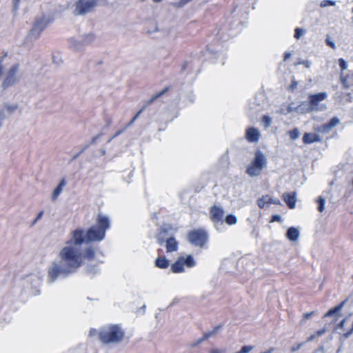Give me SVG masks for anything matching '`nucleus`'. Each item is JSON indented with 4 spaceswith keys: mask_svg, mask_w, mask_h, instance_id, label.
I'll list each match as a JSON object with an SVG mask.
<instances>
[{
    "mask_svg": "<svg viewBox=\"0 0 353 353\" xmlns=\"http://www.w3.org/2000/svg\"><path fill=\"white\" fill-rule=\"evenodd\" d=\"M72 238L65 242L66 246L59 252V261H53L48 270V283H52L59 278H67L75 273L82 265L81 252L72 245L78 246L86 240V234L83 229H76L72 232Z\"/></svg>",
    "mask_w": 353,
    "mask_h": 353,
    "instance_id": "1",
    "label": "nucleus"
},
{
    "mask_svg": "<svg viewBox=\"0 0 353 353\" xmlns=\"http://www.w3.org/2000/svg\"><path fill=\"white\" fill-rule=\"evenodd\" d=\"M110 228V221L108 216L98 214L96 224L86 231V240L89 243L100 242L105 237L106 231Z\"/></svg>",
    "mask_w": 353,
    "mask_h": 353,
    "instance_id": "2",
    "label": "nucleus"
},
{
    "mask_svg": "<svg viewBox=\"0 0 353 353\" xmlns=\"http://www.w3.org/2000/svg\"><path fill=\"white\" fill-rule=\"evenodd\" d=\"M124 337L125 332L119 324L103 327L99 332V339L105 344L120 343Z\"/></svg>",
    "mask_w": 353,
    "mask_h": 353,
    "instance_id": "3",
    "label": "nucleus"
},
{
    "mask_svg": "<svg viewBox=\"0 0 353 353\" xmlns=\"http://www.w3.org/2000/svg\"><path fill=\"white\" fill-rule=\"evenodd\" d=\"M267 159L261 150L256 151L254 158L251 164L248 166L245 172L250 176H257L261 174L262 170L265 167Z\"/></svg>",
    "mask_w": 353,
    "mask_h": 353,
    "instance_id": "4",
    "label": "nucleus"
},
{
    "mask_svg": "<svg viewBox=\"0 0 353 353\" xmlns=\"http://www.w3.org/2000/svg\"><path fill=\"white\" fill-rule=\"evenodd\" d=\"M187 240L191 245L202 248L208 242V234L203 228L194 229L188 233Z\"/></svg>",
    "mask_w": 353,
    "mask_h": 353,
    "instance_id": "5",
    "label": "nucleus"
},
{
    "mask_svg": "<svg viewBox=\"0 0 353 353\" xmlns=\"http://www.w3.org/2000/svg\"><path fill=\"white\" fill-rule=\"evenodd\" d=\"M98 5V0H78L75 3L73 14L75 16L85 15L92 12Z\"/></svg>",
    "mask_w": 353,
    "mask_h": 353,
    "instance_id": "6",
    "label": "nucleus"
},
{
    "mask_svg": "<svg viewBox=\"0 0 353 353\" xmlns=\"http://www.w3.org/2000/svg\"><path fill=\"white\" fill-rule=\"evenodd\" d=\"M19 69V63H15L10 67L1 84V87L3 90H7L8 88L13 86L19 82L21 77L17 74Z\"/></svg>",
    "mask_w": 353,
    "mask_h": 353,
    "instance_id": "7",
    "label": "nucleus"
},
{
    "mask_svg": "<svg viewBox=\"0 0 353 353\" xmlns=\"http://www.w3.org/2000/svg\"><path fill=\"white\" fill-rule=\"evenodd\" d=\"M170 88L166 87L162 91L157 93V94L153 95L150 99L145 101L142 108L139 110V111L133 117V118L129 121L125 127L128 129L129 127L133 125L134 121L138 119L139 115L146 109V108L150 105L156 99L161 97L165 93H166L169 90Z\"/></svg>",
    "mask_w": 353,
    "mask_h": 353,
    "instance_id": "8",
    "label": "nucleus"
},
{
    "mask_svg": "<svg viewBox=\"0 0 353 353\" xmlns=\"http://www.w3.org/2000/svg\"><path fill=\"white\" fill-rule=\"evenodd\" d=\"M327 97V94L325 92H319L314 94H310L308 97L309 103L312 106V110L314 111H322L325 109V105L319 106V103L325 100Z\"/></svg>",
    "mask_w": 353,
    "mask_h": 353,
    "instance_id": "9",
    "label": "nucleus"
},
{
    "mask_svg": "<svg viewBox=\"0 0 353 353\" xmlns=\"http://www.w3.org/2000/svg\"><path fill=\"white\" fill-rule=\"evenodd\" d=\"M209 212L210 219L215 225H223L224 211L221 207L212 205Z\"/></svg>",
    "mask_w": 353,
    "mask_h": 353,
    "instance_id": "10",
    "label": "nucleus"
},
{
    "mask_svg": "<svg viewBox=\"0 0 353 353\" xmlns=\"http://www.w3.org/2000/svg\"><path fill=\"white\" fill-rule=\"evenodd\" d=\"M26 281L31 285L32 294L34 295H37L40 293L39 288L41 284V278L39 275L30 274L27 276Z\"/></svg>",
    "mask_w": 353,
    "mask_h": 353,
    "instance_id": "11",
    "label": "nucleus"
},
{
    "mask_svg": "<svg viewBox=\"0 0 353 353\" xmlns=\"http://www.w3.org/2000/svg\"><path fill=\"white\" fill-rule=\"evenodd\" d=\"M46 26L47 22L43 17L37 19L33 24L30 33L32 35L35 36L36 39H38L41 32L46 28Z\"/></svg>",
    "mask_w": 353,
    "mask_h": 353,
    "instance_id": "12",
    "label": "nucleus"
},
{
    "mask_svg": "<svg viewBox=\"0 0 353 353\" xmlns=\"http://www.w3.org/2000/svg\"><path fill=\"white\" fill-rule=\"evenodd\" d=\"M172 227L170 224H163L157 234V241L159 245H162L167 240L168 232L172 230Z\"/></svg>",
    "mask_w": 353,
    "mask_h": 353,
    "instance_id": "13",
    "label": "nucleus"
},
{
    "mask_svg": "<svg viewBox=\"0 0 353 353\" xmlns=\"http://www.w3.org/2000/svg\"><path fill=\"white\" fill-rule=\"evenodd\" d=\"M282 197L290 209L295 208L296 202V192H285L283 194Z\"/></svg>",
    "mask_w": 353,
    "mask_h": 353,
    "instance_id": "14",
    "label": "nucleus"
},
{
    "mask_svg": "<svg viewBox=\"0 0 353 353\" xmlns=\"http://www.w3.org/2000/svg\"><path fill=\"white\" fill-rule=\"evenodd\" d=\"M245 137L249 142H257L260 139V132L255 128H249L246 130Z\"/></svg>",
    "mask_w": 353,
    "mask_h": 353,
    "instance_id": "15",
    "label": "nucleus"
},
{
    "mask_svg": "<svg viewBox=\"0 0 353 353\" xmlns=\"http://www.w3.org/2000/svg\"><path fill=\"white\" fill-rule=\"evenodd\" d=\"M96 249L92 245H88L85 248L83 252L81 253V259H84L87 261H92L95 257Z\"/></svg>",
    "mask_w": 353,
    "mask_h": 353,
    "instance_id": "16",
    "label": "nucleus"
},
{
    "mask_svg": "<svg viewBox=\"0 0 353 353\" xmlns=\"http://www.w3.org/2000/svg\"><path fill=\"white\" fill-rule=\"evenodd\" d=\"M302 139L305 144H311L316 142H320L321 141L319 135L308 132L303 134Z\"/></svg>",
    "mask_w": 353,
    "mask_h": 353,
    "instance_id": "17",
    "label": "nucleus"
},
{
    "mask_svg": "<svg viewBox=\"0 0 353 353\" xmlns=\"http://www.w3.org/2000/svg\"><path fill=\"white\" fill-rule=\"evenodd\" d=\"M165 243L167 252H172L178 250L179 243L174 236L168 238Z\"/></svg>",
    "mask_w": 353,
    "mask_h": 353,
    "instance_id": "18",
    "label": "nucleus"
},
{
    "mask_svg": "<svg viewBox=\"0 0 353 353\" xmlns=\"http://www.w3.org/2000/svg\"><path fill=\"white\" fill-rule=\"evenodd\" d=\"M285 236L290 241H296L300 236V232L296 228L290 227L288 229Z\"/></svg>",
    "mask_w": 353,
    "mask_h": 353,
    "instance_id": "19",
    "label": "nucleus"
},
{
    "mask_svg": "<svg viewBox=\"0 0 353 353\" xmlns=\"http://www.w3.org/2000/svg\"><path fill=\"white\" fill-rule=\"evenodd\" d=\"M68 42L70 48L74 51H80L85 47L82 42V39L77 40L74 38H70L68 40Z\"/></svg>",
    "mask_w": 353,
    "mask_h": 353,
    "instance_id": "20",
    "label": "nucleus"
},
{
    "mask_svg": "<svg viewBox=\"0 0 353 353\" xmlns=\"http://www.w3.org/2000/svg\"><path fill=\"white\" fill-rule=\"evenodd\" d=\"M154 265L160 269H166L169 267L170 261L165 256H159L155 259Z\"/></svg>",
    "mask_w": 353,
    "mask_h": 353,
    "instance_id": "21",
    "label": "nucleus"
},
{
    "mask_svg": "<svg viewBox=\"0 0 353 353\" xmlns=\"http://www.w3.org/2000/svg\"><path fill=\"white\" fill-rule=\"evenodd\" d=\"M296 112L306 113L314 112V110H312V106L309 102L302 101L298 107H296Z\"/></svg>",
    "mask_w": 353,
    "mask_h": 353,
    "instance_id": "22",
    "label": "nucleus"
},
{
    "mask_svg": "<svg viewBox=\"0 0 353 353\" xmlns=\"http://www.w3.org/2000/svg\"><path fill=\"white\" fill-rule=\"evenodd\" d=\"M345 303V301H342L340 304L330 309L323 316L324 318L332 316H337L341 311V310L343 308L344 304Z\"/></svg>",
    "mask_w": 353,
    "mask_h": 353,
    "instance_id": "23",
    "label": "nucleus"
},
{
    "mask_svg": "<svg viewBox=\"0 0 353 353\" xmlns=\"http://www.w3.org/2000/svg\"><path fill=\"white\" fill-rule=\"evenodd\" d=\"M66 185V181L65 178H63L58 186L54 190L52 194V200L55 201L62 192L63 188Z\"/></svg>",
    "mask_w": 353,
    "mask_h": 353,
    "instance_id": "24",
    "label": "nucleus"
},
{
    "mask_svg": "<svg viewBox=\"0 0 353 353\" xmlns=\"http://www.w3.org/2000/svg\"><path fill=\"white\" fill-rule=\"evenodd\" d=\"M82 42L84 46L90 45L96 39V34L93 32H90L88 34H85L81 37Z\"/></svg>",
    "mask_w": 353,
    "mask_h": 353,
    "instance_id": "25",
    "label": "nucleus"
},
{
    "mask_svg": "<svg viewBox=\"0 0 353 353\" xmlns=\"http://www.w3.org/2000/svg\"><path fill=\"white\" fill-rule=\"evenodd\" d=\"M171 270L173 273H181L184 272V266L179 257L173 264H172Z\"/></svg>",
    "mask_w": 353,
    "mask_h": 353,
    "instance_id": "26",
    "label": "nucleus"
},
{
    "mask_svg": "<svg viewBox=\"0 0 353 353\" xmlns=\"http://www.w3.org/2000/svg\"><path fill=\"white\" fill-rule=\"evenodd\" d=\"M221 325L215 326L212 331L205 333L202 338L198 339L197 341L196 342V344L201 343L202 341L214 336L221 329Z\"/></svg>",
    "mask_w": 353,
    "mask_h": 353,
    "instance_id": "27",
    "label": "nucleus"
},
{
    "mask_svg": "<svg viewBox=\"0 0 353 353\" xmlns=\"http://www.w3.org/2000/svg\"><path fill=\"white\" fill-rule=\"evenodd\" d=\"M183 264V266L185 265L188 268H192L195 266L196 262L191 254L188 255L185 258L183 256L179 257Z\"/></svg>",
    "mask_w": 353,
    "mask_h": 353,
    "instance_id": "28",
    "label": "nucleus"
},
{
    "mask_svg": "<svg viewBox=\"0 0 353 353\" xmlns=\"http://www.w3.org/2000/svg\"><path fill=\"white\" fill-rule=\"evenodd\" d=\"M85 272L86 274L93 276L99 272V269L97 265L90 264L85 267Z\"/></svg>",
    "mask_w": 353,
    "mask_h": 353,
    "instance_id": "29",
    "label": "nucleus"
},
{
    "mask_svg": "<svg viewBox=\"0 0 353 353\" xmlns=\"http://www.w3.org/2000/svg\"><path fill=\"white\" fill-rule=\"evenodd\" d=\"M340 79H341V82L343 86L345 88H348L350 87L351 85H353V83H350L349 81V76L348 75L343 76V72H341V74Z\"/></svg>",
    "mask_w": 353,
    "mask_h": 353,
    "instance_id": "30",
    "label": "nucleus"
},
{
    "mask_svg": "<svg viewBox=\"0 0 353 353\" xmlns=\"http://www.w3.org/2000/svg\"><path fill=\"white\" fill-rule=\"evenodd\" d=\"M225 221L228 225H234L237 222V217L234 214H230L225 216Z\"/></svg>",
    "mask_w": 353,
    "mask_h": 353,
    "instance_id": "31",
    "label": "nucleus"
},
{
    "mask_svg": "<svg viewBox=\"0 0 353 353\" xmlns=\"http://www.w3.org/2000/svg\"><path fill=\"white\" fill-rule=\"evenodd\" d=\"M317 203H318V210L320 212H322L325 209V199L322 197L321 196H319L317 199Z\"/></svg>",
    "mask_w": 353,
    "mask_h": 353,
    "instance_id": "32",
    "label": "nucleus"
},
{
    "mask_svg": "<svg viewBox=\"0 0 353 353\" xmlns=\"http://www.w3.org/2000/svg\"><path fill=\"white\" fill-rule=\"evenodd\" d=\"M288 134L292 140H296L299 137L300 132L298 128H294L288 132Z\"/></svg>",
    "mask_w": 353,
    "mask_h": 353,
    "instance_id": "33",
    "label": "nucleus"
},
{
    "mask_svg": "<svg viewBox=\"0 0 353 353\" xmlns=\"http://www.w3.org/2000/svg\"><path fill=\"white\" fill-rule=\"evenodd\" d=\"M268 195L263 196L257 200V205L260 208H263L265 204H268Z\"/></svg>",
    "mask_w": 353,
    "mask_h": 353,
    "instance_id": "34",
    "label": "nucleus"
},
{
    "mask_svg": "<svg viewBox=\"0 0 353 353\" xmlns=\"http://www.w3.org/2000/svg\"><path fill=\"white\" fill-rule=\"evenodd\" d=\"M262 122L265 128H269L272 123V118L268 115H263L262 117Z\"/></svg>",
    "mask_w": 353,
    "mask_h": 353,
    "instance_id": "35",
    "label": "nucleus"
},
{
    "mask_svg": "<svg viewBox=\"0 0 353 353\" xmlns=\"http://www.w3.org/2000/svg\"><path fill=\"white\" fill-rule=\"evenodd\" d=\"M3 106L10 113H12L19 108L17 104L10 105L8 103H4Z\"/></svg>",
    "mask_w": 353,
    "mask_h": 353,
    "instance_id": "36",
    "label": "nucleus"
},
{
    "mask_svg": "<svg viewBox=\"0 0 353 353\" xmlns=\"http://www.w3.org/2000/svg\"><path fill=\"white\" fill-rule=\"evenodd\" d=\"M305 30L303 29V28H296L295 30H294V37L296 39H299L301 36L305 33Z\"/></svg>",
    "mask_w": 353,
    "mask_h": 353,
    "instance_id": "37",
    "label": "nucleus"
},
{
    "mask_svg": "<svg viewBox=\"0 0 353 353\" xmlns=\"http://www.w3.org/2000/svg\"><path fill=\"white\" fill-rule=\"evenodd\" d=\"M339 122L340 121L337 117H333L326 123L328 125L329 128L332 129L339 124Z\"/></svg>",
    "mask_w": 353,
    "mask_h": 353,
    "instance_id": "38",
    "label": "nucleus"
},
{
    "mask_svg": "<svg viewBox=\"0 0 353 353\" xmlns=\"http://www.w3.org/2000/svg\"><path fill=\"white\" fill-rule=\"evenodd\" d=\"M331 130V128H329L328 125L327 123H324L323 125H321L318 131L319 132H321L323 134H327Z\"/></svg>",
    "mask_w": 353,
    "mask_h": 353,
    "instance_id": "39",
    "label": "nucleus"
},
{
    "mask_svg": "<svg viewBox=\"0 0 353 353\" xmlns=\"http://www.w3.org/2000/svg\"><path fill=\"white\" fill-rule=\"evenodd\" d=\"M90 146V144H86L85 145L82 149L78 152L76 154H74L72 157V160H75L77 159L82 153H83L87 149L89 148V147Z\"/></svg>",
    "mask_w": 353,
    "mask_h": 353,
    "instance_id": "40",
    "label": "nucleus"
},
{
    "mask_svg": "<svg viewBox=\"0 0 353 353\" xmlns=\"http://www.w3.org/2000/svg\"><path fill=\"white\" fill-rule=\"evenodd\" d=\"M338 62H339V65L342 71H343L347 68V63L344 59H343V58L339 59Z\"/></svg>",
    "mask_w": 353,
    "mask_h": 353,
    "instance_id": "41",
    "label": "nucleus"
},
{
    "mask_svg": "<svg viewBox=\"0 0 353 353\" xmlns=\"http://www.w3.org/2000/svg\"><path fill=\"white\" fill-rule=\"evenodd\" d=\"M336 2L332 0H323L321 1L320 6L322 8L328 6H335Z\"/></svg>",
    "mask_w": 353,
    "mask_h": 353,
    "instance_id": "42",
    "label": "nucleus"
},
{
    "mask_svg": "<svg viewBox=\"0 0 353 353\" xmlns=\"http://www.w3.org/2000/svg\"><path fill=\"white\" fill-rule=\"evenodd\" d=\"M268 204L281 205V201L277 198H272L268 195Z\"/></svg>",
    "mask_w": 353,
    "mask_h": 353,
    "instance_id": "43",
    "label": "nucleus"
},
{
    "mask_svg": "<svg viewBox=\"0 0 353 353\" xmlns=\"http://www.w3.org/2000/svg\"><path fill=\"white\" fill-rule=\"evenodd\" d=\"M254 348L252 345H243L239 353H248Z\"/></svg>",
    "mask_w": 353,
    "mask_h": 353,
    "instance_id": "44",
    "label": "nucleus"
},
{
    "mask_svg": "<svg viewBox=\"0 0 353 353\" xmlns=\"http://www.w3.org/2000/svg\"><path fill=\"white\" fill-rule=\"evenodd\" d=\"M325 43H326V44H327L328 46H330V48H332V49L335 50V49L336 48V45H335V43H334L333 41L330 40V37H329V36H327V38H326V39H325Z\"/></svg>",
    "mask_w": 353,
    "mask_h": 353,
    "instance_id": "45",
    "label": "nucleus"
},
{
    "mask_svg": "<svg viewBox=\"0 0 353 353\" xmlns=\"http://www.w3.org/2000/svg\"><path fill=\"white\" fill-rule=\"evenodd\" d=\"M102 135H103V133L101 132V133H99L97 135L94 136V137H92V139H91L90 142L88 144H90V145L95 144Z\"/></svg>",
    "mask_w": 353,
    "mask_h": 353,
    "instance_id": "46",
    "label": "nucleus"
},
{
    "mask_svg": "<svg viewBox=\"0 0 353 353\" xmlns=\"http://www.w3.org/2000/svg\"><path fill=\"white\" fill-rule=\"evenodd\" d=\"M5 119H6L5 112L3 109H0V128L3 125V123Z\"/></svg>",
    "mask_w": 353,
    "mask_h": 353,
    "instance_id": "47",
    "label": "nucleus"
},
{
    "mask_svg": "<svg viewBox=\"0 0 353 353\" xmlns=\"http://www.w3.org/2000/svg\"><path fill=\"white\" fill-rule=\"evenodd\" d=\"M20 1L21 0H12V8L14 12H16L19 9Z\"/></svg>",
    "mask_w": 353,
    "mask_h": 353,
    "instance_id": "48",
    "label": "nucleus"
},
{
    "mask_svg": "<svg viewBox=\"0 0 353 353\" xmlns=\"http://www.w3.org/2000/svg\"><path fill=\"white\" fill-rule=\"evenodd\" d=\"M282 218L279 214H274L271 217L270 222L281 221Z\"/></svg>",
    "mask_w": 353,
    "mask_h": 353,
    "instance_id": "49",
    "label": "nucleus"
},
{
    "mask_svg": "<svg viewBox=\"0 0 353 353\" xmlns=\"http://www.w3.org/2000/svg\"><path fill=\"white\" fill-rule=\"evenodd\" d=\"M298 85V83L295 79L292 81L291 85L289 86V90L294 91Z\"/></svg>",
    "mask_w": 353,
    "mask_h": 353,
    "instance_id": "50",
    "label": "nucleus"
},
{
    "mask_svg": "<svg viewBox=\"0 0 353 353\" xmlns=\"http://www.w3.org/2000/svg\"><path fill=\"white\" fill-rule=\"evenodd\" d=\"M303 345V343H298L296 345L292 346L291 348V352H294L301 349V347Z\"/></svg>",
    "mask_w": 353,
    "mask_h": 353,
    "instance_id": "51",
    "label": "nucleus"
},
{
    "mask_svg": "<svg viewBox=\"0 0 353 353\" xmlns=\"http://www.w3.org/2000/svg\"><path fill=\"white\" fill-rule=\"evenodd\" d=\"M159 32V28H158L157 23H154V28H152V30H147V33L148 34H152L154 32Z\"/></svg>",
    "mask_w": 353,
    "mask_h": 353,
    "instance_id": "52",
    "label": "nucleus"
},
{
    "mask_svg": "<svg viewBox=\"0 0 353 353\" xmlns=\"http://www.w3.org/2000/svg\"><path fill=\"white\" fill-rule=\"evenodd\" d=\"M299 63L303 65L307 68H309L311 66V62L308 60H303L299 61Z\"/></svg>",
    "mask_w": 353,
    "mask_h": 353,
    "instance_id": "53",
    "label": "nucleus"
},
{
    "mask_svg": "<svg viewBox=\"0 0 353 353\" xmlns=\"http://www.w3.org/2000/svg\"><path fill=\"white\" fill-rule=\"evenodd\" d=\"M7 56V54H5V55L0 58V77H1L3 74V61L5 57Z\"/></svg>",
    "mask_w": 353,
    "mask_h": 353,
    "instance_id": "54",
    "label": "nucleus"
},
{
    "mask_svg": "<svg viewBox=\"0 0 353 353\" xmlns=\"http://www.w3.org/2000/svg\"><path fill=\"white\" fill-rule=\"evenodd\" d=\"M327 331V329L325 327H323L319 330H318L315 334L316 335V336H321L323 334H325Z\"/></svg>",
    "mask_w": 353,
    "mask_h": 353,
    "instance_id": "55",
    "label": "nucleus"
},
{
    "mask_svg": "<svg viewBox=\"0 0 353 353\" xmlns=\"http://www.w3.org/2000/svg\"><path fill=\"white\" fill-rule=\"evenodd\" d=\"M127 130V128L125 127H124L123 128L118 130L112 137V139H114L116 138L117 137H118L119 135H120L121 134H122L123 132H125V130Z\"/></svg>",
    "mask_w": 353,
    "mask_h": 353,
    "instance_id": "56",
    "label": "nucleus"
},
{
    "mask_svg": "<svg viewBox=\"0 0 353 353\" xmlns=\"http://www.w3.org/2000/svg\"><path fill=\"white\" fill-rule=\"evenodd\" d=\"M314 313V312H308V313H305L303 314V320H307Z\"/></svg>",
    "mask_w": 353,
    "mask_h": 353,
    "instance_id": "57",
    "label": "nucleus"
},
{
    "mask_svg": "<svg viewBox=\"0 0 353 353\" xmlns=\"http://www.w3.org/2000/svg\"><path fill=\"white\" fill-rule=\"evenodd\" d=\"M290 57H291V53H290V52H285L284 53L283 60H284L285 61H286L288 59H290Z\"/></svg>",
    "mask_w": 353,
    "mask_h": 353,
    "instance_id": "58",
    "label": "nucleus"
},
{
    "mask_svg": "<svg viewBox=\"0 0 353 353\" xmlns=\"http://www.w3.org/2000/svg\"><path fill=\"white\" fill-rule=\"evenodd\" d=\"M345 321H346V319H343V320H342V321H341L338 324L337 327H338L339 328H341V329H343V328L344 327V325H345Z\"/></svg>",
    "mask_w": 353,
    "mask_h": 353,
    "instance_id": "59",
    "label": "nucleus"
},
{
    "mask_svg": "<svg viewBox=\"0 0 353 353\" xmlns=\"http://www.w3.org/2000/svg\"><path fill=\"white\" fill-rule=\"evenodd\" d=\"M43 214V212H40L37 214V216L36 219H34V221L33 223H36L39 219H40L42 217Z\"/></svg>",
    "mask_w": 353,
    "mask_h": 353,
    "instance_id": "60",
    "label": "nucleus"
},
{
    "mask_svg": "<svg viewBox=\"0 0 353 353\" xmlns=\"http://www.w3.org/2000/svg\"><path fill=\"white\" fill-rule=\"evenodd\" d=\"M316 336V335L315 334H312L310 337L307 338L306 342H310V341H312V340H314Z\"/></svg>",
    "mask_w": 353,
    "mask_h": 353,
    "instance_id": "61",
    "label": "nucleus"
},
{
    "mask_svg": "<svg viewBox=\"0 0 353 353\" xmlns=\"http://www.w3.org/2000/svg\"><path fill=\"white\" fill-rule=\"evenodd\" d=\"M97 330L96 329L92 328L90 330V336H94L95 334H97Z\"/></svg>",
    "mask_w": 353,
    "mask_h": 353,
    "instance_id": "62",
    "label": "nucleus"
},
{
    "mask_svg": "<svg viewBox=\"0 0 353 353\" xmlns=\"http://www.w3.org/2000/svg\"><path fill=\"white\" fill-rule=\"evenodd\" d=\"M187 66H188V62H187V61H185V62H184V63L182 64V65H181V71H182V72H184V71L186 70Z\"/></svg>",
    "mask_w": 353,
    "mask_h": 353,
    "instance_id": "63",
    "label": "nucleus"
},
{
    "mask_svg": "<svg viewBox=\"0 0 353 353\" xmlns=\"http://www.w3.org/2000/svg\"><path fill=\"white\" fill-rule=\"evenodd\" d=\"M287 111L288 113L296 111V108H292L291 105H289L287 108Z\"/></svg>",
    "mask_w": 353,
    "mask_h": 353,
    "instance_id": "64",
    "label": "nucleus"
}]
</instances>
